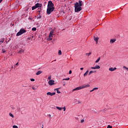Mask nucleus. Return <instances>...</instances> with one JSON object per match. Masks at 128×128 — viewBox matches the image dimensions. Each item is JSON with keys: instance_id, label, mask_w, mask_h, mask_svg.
<instances>
[{"instance_id": "obj_5", "label": "nucleus", "mask_w": 128, "mask_h": 128, "mask_svg": "<svg viewBox=\"0 0 128 128\" xmlns=\"http://www.w3.org/2000/svg\"><path fill=\"white\" fill-rule=\"evenodd\" d=\"M26 32V30L22 28L20 31L16 34V36H22L23 34Z\"/></svg>"}, {"instance_id": "obj_1", "label": "nucleus", "mask_w": 128, "mask_h": 128, "mask_svg": "<svg viewBox=\"0 0 128 128\" xmlns=\"http://www.w3.org/2000/svg\"><path fill=\"white\" fill-rule=\"evenodd\" d=\"M52 1H48V8L46 10L47 14H50L54 10V7Z\"/></svg>"}, {"instance_id": "obj_18", "label": "nucleus", "mask_w": 128, "mask_h": 128, "mask_svg": "<svg viewBox=\"0 0 128 128\" xmlns=\"http://www.w3.org/2000/svg\"><path fill=\"white\" fill-rule=\"evenodd\" d=\"M55 90H56L57 94H60V90H60V88H58Z\"/></svg>"}, {"instance_id": "obj_40", "label": "nucleus", "mask_w": 128, "mask_h": 128, "mask_svg": "<svg viewBox=\"0 0 128 128\" xmlns=\"http://www.w3.org/2000/svg\"><path fill=\"white\" fill-rule=\"evenodd\" d=\"M80 70H84V68H80Z\"/></svg>"}, {"instance_id": "obj_28", "label": "nucleus", "mask_w": 128, "mask_h": 128, "mask_svg": "<svg viewBox=\"0 0 128 128\" xmlns=\"http://www.w3.org/2000/svg\"><path fill=\"white\" fill-rule=\"evenodd\" d=\"M12 128H18V126H16V125L13 126H12Z\"/></svg>"}, {"instance_id": "obj_45", "label": "nucleus", "mask_w": 128, "mask_h": 128, "mask_svg": "<svg viewBox=\"0 0 128 128\" xmlns=\"http://www.w3.org/2000/svg\"><path fill=\"white\" fill-rule=\"evenodd\" d=\"M11 68H14V66H12V67Z\"/></svg>"}, {"instance_id": "obj_15", "label": "nucleus", "mask_w": 128, "mask_h": 128, "mask_svg": "<svg viewBox=\"0 0 128 128\" xmlns=\"http://www.w3.org/2000/svg\"><path fill=\"white\" fill-rule=\"evenodd\" d=\"M42 74V71H38V72L36 73V76H39V74Z\"/></svg>"}, {"instance_id": "obj_11", "label": "nucleus", "mask_w": 128, "mask_h": 128, "mask_svg": "<svg viewBox=\"0 0 128 128\" xmlns=\"http://www.w3.org/2000/svg\"><path fill=\"white\" fill-rule=\"evenodd\" d=\"M116 70V68H109V70H110V72H114V70Z\"/></svg>"}, {"instance_id": "obj_13", "label": "nucleus", "mask_w": 128, "mask_h": 128, "mask_svg": "<svg viewBox=\"0 0 128 128\" xmlns=\"http://www.w3.org/2000/svg\"><path fill=\"white\" fill-rule=\"evenodd\" d=\"M94 40H95V42H96V44H98V38L94 36Z\"/></svg>"}, {"instance_id": "obj_4", "label": "nucleus", "mask_w": 128, "mask_h": 128, "mask_svg": "<svg viewBox=\"0 0 128 128\" xmlns=\"http://www.w3.org/2000/svg\"><path fill=\"white\" fill-rule=\"evenodd\" d=\"M54 30H52L50 32L48 38L47 39V40H52V38H54Z\"/></svg>"}, {"instance_id": "obj_3", "label": "nucleus", "mask_w": 128, "mask_h": 128, "mask_svg": "<svg viewBox=\"0 0 128 128\" xmlns=\"http://www.w3.org/2000/svg\"><path fill=\"white\" fill-rule=\"evenodd\" d=\"M90 86L88 84H84L83 86H80L79 87H77L76 88L74 89L72 92H75V90H82V88H90Z\"/></svg>"}, {"instance_id": "obj_16", "label": "nucleus", "mask_w": 128, "mask_h": 128, "mask_svg": "<svg viewBox=\"0 0 128 128\" xmlns=\"http://www.w3.org/2000/svg\"><path fill=\"white\" fill-rule=\"evenodd\" d=\"M88 74V70H87L86 72L84 74V76H86Z\"/></svg>"}, {"instance_id": "obj_7", "label": "nucleus", "mask_w": 128, "mask_h": 128, "mask_svg": "<svg viewBox=\"0 0 128 128\" xmlns=\"http://www.w3.org/2000/svg\"><path fill=\"white\" fill-rule=\"evenodd\" d=\"M100 66L98 65H96L94 67H91L92 70H100Z\"/></svg>"}, {"instance_id": "obj_41", "label": "nucleus", "mask_w": 128, "mask_h": 128, "mask_svg": "<svg viewBox=\"0 0 128 128\" xmlns=\"http://www.w3.org/2000/svg\"><path fill=\"white\" fill-rule=\"evenodd\" d=\"M42 18V16H40L39 17H38V18Z\"/></svg>"}, {"instance_id": "obj_24", "label": "nucleus", "mask_w": 128, "mask_h": 128, "mask_svg": "<svg viewBox=\"0 0 128 128\" xmlns=\"http://www.w3.org/2000/svg\"><path fill=\"white\" fill-rule=\"evenodd\" d=\"M63 80H70V78H64Z\"/></svg>"}, {"instance_id": "obj_29", "label": "nucleus", "mask_w": 128, "mask_h": 128, "mask_svg": "<svg viewBox=\"0 0 128 128\" xmlns=\"http://www.w3.org/2000/svg\"><path fill=\"white\" fill-rule=\"evenodd\" d=\"M4 42V38H2V40L0 41V42Z\"/></svg>"}, {"instance_id": "obj_10", "label": "nucleus", "mask_w": 128, "mask_h": 128, "mask_svg": "<svg viewBox=\"0 0 128 128\" xmlns=\"http://www.w3.org/2000/svg\"><path fill=\"white\" fill-rule=\"evenodd\" d=\"M36 6L37 8H42V4L37 3L36 4Z\"/></svg>"}, {"instance_id": "obj_21", "label": "nucleus", "mask_w": 128, "mask_h": 128, "mask_svg": "<svg viewBox=\"0 0 128 128\" xmlns=\"http://www.w3.org/2000/svg\"><path fill=\"white\" fill-rule=\"evenodd\" d=\"M9 116H11V118H14V114H12V113H10Z\"/></svg>"}, {"instance_id": "obj_47", "label": "nucleus", "mask_w": 128, "mask_h": 128, "mask_svg": "<svg viewBox=\"0 0 128 128\" xmlns=\"http://www.w3.org/2000/svg\"><path fill=\"white\" fill-rule=\"evenodd\" d=\"M14 68H16V66H14Z\"/></svg>"}, {"instance_id": "obj_38", "label": "nucleus", "mask_w": 128, "mask_h": 128, "mask_svg": "<svg viewBox=\"0 0 128 128\" xmlns=\"http://www.w3.org/2000/svg\"><path fill=\"white\" fill-rule=\"evenodd\" d=\"M88 56H90V54H92V52H90L88 54Z\"/></svg>"}, {"instance_id": "obj_42", "label": "nucleus", "mask_w": 128, "mask_h": 128, "mask_svg": "<svg viewBox=\"0 0 128 128\" xmlns=\"http://www.w3.org/2000/svg\"><path fill=\"white\" fill-rule=\"evenodd\" d=\"M52 116V115L49 114V117L50 118Z\"/></svg>"}, {"instance_id": "obj_37", "label": "nucleus", "mask_w": 128, "mask_h": 128, "mask_svg": "<svg viewBox=\"0 0 128 128\" xmlns=\"http://www.w3.org/2000/svg\"><path fill=\"white\" fill-rule=\"evenodd\" d=\"M6 50H2V52H4H4H6Z\"/></svg>"}, {"instance_id": "obj_39", "label": "nucleus", "mask_w": 128, "mask_h": 128, "mask_svg": "<svg viewBox=\"0 0 128 128\" xmlns=\"http://www.w3.org/2000/svg\"><path fill=\"white\" fill-rule=\"evenodd\" d=\"M15 66H18V62L16 63Z\"/></svg>"}, {"instance_id": "obj_23", "label": "nucleus", "mask_w": 128, "mask_h": 128, "mask_svg": "<svg viewBox=\"0 0 128 128\" xmlns=\"http://www.w3.org/2000/svg\"><path fill=\"white\" fill-rule=\"evenodd\" d=\"M58 54L59 56H62V50H59Z\"/></svg>"}, {"instance_id": "obj_8", "label": "nucleus", "mask_w": 128, "mask_h": 128, "mask_svg": "<svg viewBox=\"0 0 128 128\" xmlns=\"http://www.w3.org/2000/svg\"><path fill=\"white\" fill-rule=\"evenodd\" d=\"M24 49L20 48L19 51L18 52V54H24Z\"/></svg>"}, {"instance_id": "obj_33", "label": "nucleus", "mask_w": 128, "mask_h": 128, "mask_svg": "<svg viewBox=\"0 0 128 128\" xmlns=\"http://www.w3.org/2000/svg\"><path fill=\"white\" fill-rule=\"evenodd\" d=\"M48 80H52V76H49L48 77Z\"/></svg>"}, {"instance_id": "obj_20", "label": "nucleus", "mask_w": 128, "mask_h": 128, "mask_svg": "<svg viewBox=\"0 0 128 128\" xmlns=\"http://www.w3.org/2000/svg\"><path fill=\"white\" fill-rule=\"evenodd\" d=\"M36 8H37L36 6V5L32 6V10H36Z\"/></svg>"}, {"instance_id": "obj_35", "label": "nucleus", "mask_w": 128, "mask_h": 128, "mask_svg": "<svg viewBox=\"0 0 128 128\" xmlns=\"http://www.w3.org/2000/svg\"><path fill=\"white\" fill-rule=\"evenodd\" d=\"M84 122V120H82L81 121H80V122L82 124V122Z\"/></svg>"}, {"instance_id": "obj_32", "label": "nucleus", "mask_w": 128, "mask_h": 128, "mask_svg": "<svg viewBox=\"0 0 128 128\" xmlns=\"http://www.w3.org/2000/svg\"><path fill=\"white\" fill-rule=\"evenodd\" d=\"M22 46H24V44H20V48H22Z\"/></svg>"}, {"instance_id": "obj_34", "label": "nucleus", "mask_w": 128, "mask_h": 128, "mask_svg": "<svg viewBox=\"0 0 128 128\" xmlns=\"http://www.w3.org/2000/svg\"><path fill=\"white\" fill-rule=\"evenodd\" d=\"M30 81L31 82H34V78H31Z\"/></svg>"}, {"instance_id": "obj_17", "label": "nucleus", "mask_w": 128, "mask_h": 128, "mask_svg": "<svg viewBox=\"0 0 128 128\" xmlns=\"http://www.w3.org/2000/svg\"><path fill=\"white\" fill-rule=\"evenodd\" d=\"M94 72H96V71H92V70L90 71L89 74H88V76H90V74H94Z\"/></svg>"}, {"instance_id": "obj_43", "label": "nucleus", "mask_w": 128, "mask_h": 128, "mask_svg": "<svg viewBox=\"0 0 128 128\" xmlns=\"http://www.w3.org/2000/svg\"><path fill=\"white\" fill-rule=\"evenodd\" d=\"M2 2V0H0V4Z\"/></svg>"}, {"instance_id": "obj_9", "label": "nucleus", "mask_w": 128, "mask_h": 128, "mask_svg": "<svg viewBox=\"0 0 128 128\" xmlns=\"http://www.w3.org/2000/svg\"><path fill=\"white\" fill-rule=\"evenodd\" d=\"M47 96H54L56 94V92H48L46 93Z\"/></svg>"}, {"instance_id": "obj_31", "label": "nucleus", "mask_w": 128, "mask_h": 128, "mask_svg": "<svg viewBox=\"0 0 128 128\" xmlns=\"http://www.w3.org/2000/svg\"><path fill=\"white\" fill-rule=\"evenodd\" d=\"M107 128H112V126H110V125H108Z\"/></svg>"}, {"instance_id": "obj_44", "label": "nucleus", "mask_w": 128, "mask_h": 128, "mask_svg": "<svg viewBox=\"0 0 128 128\" xmlns=\"http://www.w3.org/2000/svg\"><path fill=\"white\" fill-rule=\"evenodd\" d=\"M32 90H35L34 88H32Z\"/></svg>"}, {"instance_id": "obj_2", "label": "nucleus", "mask_w": 128, "mask_h": 128, "mask_svg": "<svg viewBox=\"0 0 128 128\" xmlns=\"http://www.w3.org/2000/svg\"><path fill=\"white\" fill-rule=\"evenodd\" d=\"M82 0H79L78 2H76L74 4V11L76 12L82 10Z\"/></svg>"}, {"instance_id": "obj_6", "label": "nucleus", "mask_w": 128, "mask_h": 128, "mask_svg": "<svg viewBox=\"0 0 128 128\" xmlns=\"http://www.w3.org/2000/svg\"><path fill=\"white\" fill-rule=\"evenodd\" d=\"M48 84L49 86H54V80H51L48 81Z\"/></svg>"}, {"instance_id": "obj_14", "label": "nucleus", "mask_w": 128, "mask_h": 128, "mask_svg": "<svg viewBox=\"0 0 128 128\" xmlns=\"http://www.w3.org/2000/svg\"><path fill=\"white\" fill-rule=\"evenodd\" d=\"M98 90V88H94L92 90H90V92H94V90Z\"/></svg>"}, {"instance_id": "obj_12", "label": "nucleus", "mask_w": 128, "mask_h": 128, "mask_svg": "<svg viewBox=\"0 0 128 128\" xmlns=\"http://www.w3.org/2000/svg\"><path fill=\"white\" fill-rule=\"evenodd\" d=\"M116 38L111 39L110 40V44H114V42H116Z\"/></svg>"}, {"instance_id": "obj_36", "label": "nucleus", "mask_w": 128, "mask_h": 128, "mask_svg": "<svg viewBox=\"0 0 128 128\" xmlns=\"http://www.w3.org/2000/svg\"><path fill=\"white\" fill-rule=\"evenodd\" d=\"M72 70H70V71H69V74H72Z\"/></svg>"}, {"instance_id": "obj_22", "label": "nucleus", "mask_w": 128, "mask_h": 128, "mask_svg": "<svg viewBox=\"0 0 128 128\" xmlns=\"http://www.w3.org/2000/svg\"><path fill=\"white\" fill-rule=\"evenodd\" d=\"M100 58H99L95 62L98 63V62H100Z\"/></svg>"}, {"instance_id": "obj_30", "label": "nucleus", "mask_w": 128, "mask_h": 128, "mask_svg": "<svg viewBox=\"0 0 128 128\" xmlns=\"http://www.w3.org/2000/svg\"><path fill=\"white\" fill-rule=\"evenodd\" d=\"M123 68H126V70H128V68H126V66H124Z\"/></svg>"}, {"instance_id": "obj_25", "label": "nucleus", "mask_w": 128, "mask_h": 128, "mask_svg": "<svg viewBox=\"0 0 128 128\" xmlns=\"http://www.w3.org/2000/svg\"><path fill=\"white\" fill-rule=\"evenodd\" d=\"M106 110L108 109L105 108L103 110H102V112H106Z\"/></svg>"}, {"instance_id": "obj_27", "label": "nucleus", "mask_w": 128, "mask_h": 128, "mask_svg": "<svg viewBox=\"0 0 128 128\" xmlns=\"http://www.w3.org/2000/svg\"><path fill=\"white\" fill-rule=\"evenodd\" d=\"M62 110H64V112H66V106H64V108H62Z\"/></svg>"}, {"instance_id": "obj_19", "label": "nucleus", "mask_w": 128, "mask_h": 128, "mask_svg": "<svg viewBox=\"0 0 128 128\" xmlns=\"http://www.w3.org/2000/svg\"><path fill=\"white\" fill-rule=\"evenodd\" d=\"M56 108H57V110H62V108H60L59 106H56Z\"/></svg>"}, {"instance_id": "obj_26", "label": "nucleus", "mask_w": 128, "mask_h": 128, "mask_svg": "<svg viewBox=\"0 0 128 128\" xmlns=\"http://www.w3.org/2000/svg\"><path fill=\"white\" fill-rule=\"evenodd\" d=\"M32 30H34V32H36V28H32Z\"/></svg>"}, {"instance_id": "obj_46", "label": "nucleus", "mask_w": 128, "mask_h": 128, "mask_svg": "<svg viewBox=\"0 0 128 128\" xmlns=\"http://www.w3.org/2000/svg\"><path fill=\"white\" fill-rule=\"evenodd\" d=\"M42 128H44V127H42Z\"/></svg>"}]
</instances>
